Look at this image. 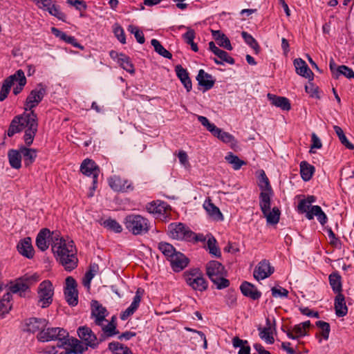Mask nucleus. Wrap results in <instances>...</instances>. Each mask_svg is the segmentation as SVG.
<instances>
[{
	"label": "nucleus",
	"instance_id": "obj_47",
	"mask_svg": "<svg viewBox=\"0 0 354 354\" xmlns=\"http://www.w3.org/2000/svg\"><path fill=\"white\" fill-rule=\"evenodd\" d=\"M333 128H334V130H335L337 136H338L341 143L343 145H344L347 149H353L354 145L348 140V139L346 138V136L344 135V131L342 129V128L339 127V126H336V125L334 126Z\"/></svg>",
	"mask_w": 354,
	"mask_h": 354
},
{
	"label": "nucleus",
	"instance_id": "obj_29",
	"mask_svg": "<svg viewBox=\"0 0 354 354\" xmlns=\"http://www.w3.org/2000/svg\"><path fill=\"white\" fill-rule=\"evenodd\" d=\"M268 98L271 102L272 105L277 107H279L283 111H289L291 108L288 99L285 97L277 96L268 93Z\"/></svg>",
	"mask_w": 354,
	"mask_h": 354
},
{
	"label": "nucleus",
	"instance_id": "obj_24",
	"mask_svg": "<svg viewBox=\"0 0 354 354\" xmlns=\"http://www.w3.org/2000/svg\"><path fill=\"white\" fill-rule=\"evenodd\" d=\"M242 294L253 300L259 299L261 296V292L259 291L257 287L248 281H244L240 286Z\"/></svg>",
	"mask_w": 354,
	"mask_h": 354
},
{
	"label": "nucleus",
	"instance_id": "obj_34",
	"mask_svg": "<svg viewBox=\"0 0 354 354\" xmlns=\"http://www.w3.org/2000/svg\"><path fill=\"white\" fill-rule=\"evenodd\" d=\"M315 170L314 166L310 165L306 161H301L300 162V174L304 181H308L312 178Z\"/></svg>",
	"mask_w": 354,
	"mask_h": 354
},
{
	"label": "nucleus",
	"instance_id": "obj_2",
	"mask_svg": "<svg viewBox=\"0 0 354 354\" xmlns=\"http://www.w3.org/2000/svg\"><path fill=\"white\" fill-rule=\"evenodd\" d=\"M38 129L37 115L34 111H26L14 118L8 130V136L12 137L15 133L24 131V140L27 146H30Z\"/></svg>",
	"mask_w": 354,
	"mask_h": 354
},
{
	"label": "nucleus",
	"instance_id": "obj_41",
	"mask_svg": "<svg viewBox=\"0 0 354 354\" xmlns=\"http://www.w3.org/2000/svg\"><path fill=\"white\" fill-rule=\"evenodd\" d=\"M11 295L9 293L4 295L0 300V316L3 318L6 314H8L11 310L10 304Z\"/></svg>",
	"mask_w": 354,
	"mask_h": 354
},
{
	"label": "nucleus",
	"instance_id": "obj_10",
	"mask_svg": "<svg viewBox=\"0 0 354 354\" xmlns=\"http://www.w3.org/2000/svg\"><path fill=\"white\" fill-rule=\"evenodd\" d=\"M168 230L171 237L175 239L189 241L194 238V233L181 223H171L168 226Z\"/></svg>",
	"mask_w": 354,
	"mask_h": 354
},
{
	"label": "nucleus",
	"instance_id": "obj_58",
	"mask_svg": "<svg viewBox=\"0 0 354 354\" xmlns=\"http://www.w3.org/2000/svg\"><path fill=\"white\" fill-rule=\"evenodd\" d=\"M113 31L117 39L122 43H126V37L124 29L118 24H115L113 26Z\"/></svg>",
	"mask_w": 354,
	"mask_h": 354
},
{
	"label": "nucleus",
	"instance_id": "obj_9",
	"mask_svg": "<svg viewBox=\"0 0 354 354\" xmlns=\"http://www.w3.org/2000/svg\"><path fill=\"white\" fill-rule=\"evenodd\" d=\"M46 93V86L40 83L32 89L28 95L24 104V109L26 111H33L39 102L43 100Z\"/></svg>",
	"mask_w": 354,
	"mask_h": 354
},
{
	"label": "nucleus",
	"instance_id": "obj_54",
	"mask_svg": "<svg viewBox=\"0 0 354 354\" xmlns=\"http://www.w3.org/2000/svg\"><path fill=\"white\" fill-rule=\"evenodd\" d=\"M103 225L107 229L113 231L116 233H120L122 231L121 225L114 219H106L103 222Z\"/></svg>",
	"mask_w": 354,
	"mask_h": 354
},
{
	"label": "nucleus",
	"instance_id": "obj_52",
	"mask_svg": "<svg viewBox=\"0 0 354 354\" xmlns=\"http://www.w3.org/2000/svg\"><path fill=\"white\" fill-rule=\"evenodd\" d=\"M127 30L134 35L135 38L136 39V41L139 44H142L145 43V39L144 34L142 31L139 29L138 27L133 25H129L127 28Z\"/></svg>",
	"mask_w": 354,
	"mask_h": 354
},
{
	"label": "nucleus",
	"instance_id": "obj_22",
	"mask_svg": "<svg viewBox=\"0 0 354 354\" xmlns=\"http://www.w3.org/2000/svg\"><path fill=\"white\" fill-rule=\"evenodd\" d=\"M146 209L149 213L156 216H164L167 212V205L162 201H153L146 205Z\"/></svg>",
	"mask_w": 354,
	"mask_h": 354
},
{
	"label": "nucleus",
	"instance_id": "obj_32",
	"mask_svg": "<svg viewBox=\"0 0 354 354\" xmlns=\"http://www.w3.org/2000/svg\"><path fill=\"white\" fill-rule=\"evenodd\" d=\"M335 309L337 317H344L347 314L348 308L346 305L345 297L342 294H337L335 299Z\"/></svg>",
	"mask_w": 354,
	"mask_h": 354
},
{
	"label": "nucleus",
	"instance_id": "obj_59",
	"mask_svg": "<svg viewBox=\"0 0 354 354\" xmlns=\"http://www.w3.org/2000/svg\"><path fill=\"white\" fill-rule=\"evenodd\" d=\"M198 121L201 123V124L203 126H204L205 127H206V129L212 133V134L213 135V133L215 132V131L216 130V129L218 128L216 126H215L214 124L212 123H210L209 120L205 117V116H202V115H198Z\"/></svg>",
	"mask_w": 354,
	"mask_h": 354
},
{
	"label": "nucleus",
	"instance_id": "obj_14",
	"mask_svg": "<svg viewBox=\"0 0 354 354\" xmlns=\"http://www.w3.org/2000/svg\"><path fill=\"white\" fill-rule=\"evenodd\" d=\"M76 288L75 280L72 277H68L66 279L64 295L68 304L72 306H75L78 303V294Z\"/></svg>",
	"mask_w": 354,
	"mask_h": 354
},
{
	"label": "nucleus",
	"instance_id": "obj_46",
	"mask_svg": "<svg viewBox=\"0 0 354 354\" xmlns=\"http://www.w3.org/2000/svg\"><path fill=\"white\" fill-rule=\"evenodd\" d=\"M151 45L153 46L154 50L156 53H158L160 55L171 59L172 57V55L171 53H169L167 50H166L160 43L159 41H158L156 39H153L151 41Z\"/></svg>",
	"mask_w": 354,
	"mask_h": 354
},
{
	"label": "nucleus",
	"instance_id": "obj_44",
	"mask_svg": "<svg viewBox=\"0 0 354 354\" xmlns=\"http://www.w3.org/2000/svg\"><path fill=\"white\" fill-rule=\"evenodd\" d=\"M330 285L334 292L339 294L342 291L341 276L337 273H332L329 275Z\"/></svg>",
	"mask_w": 354,
	"mask_h": 354
},
{
	"label": "nucleus",
	"instance_id": "obj_49",
	"mask_svg": "<svg viewBox=\"0 0 354 354\" xmlns=\"http://www.w3.org/2000/svg\"><path fill=\"white\" fill-rule=\"evenodd\" d=\"M213 136L225 143H230L234 140V138L230 133L223 131L221 129L217 128Z\"/></svg>",
	"mask_w": 354,
	"mask_h": 354
},
{
	"label": "nucleus",
	"instance_id": "obj_4",
	"mask_svg": "<svg viewBox=\"0 0 354 354\" xmlns=\"http://www.w3.org/2000/svg\"><path fill=\"white\" fill-rule=\"evenodd\" d=\"M26 84L24 72L21 69L17 71L4 80L0 91V101L3 102L8 97L12 86H14L13 93L17 95L23 90Z\"/></svg>",
	"mask_w": 354,
	"mask_h": 354
},
{
	"label": "nucleus",
	"instance_id": "obj_23",
	"mask_svg": "<svg viewBox=\"0 0 354 354\" xmlns=\"http://www.w3.org/2000/svg\"><path fill=\"white\" fill-rule=\"evenodd\" d=\"M47 321L45 319L31 317L26 321L27 330L35 333L43 330L47 326Z\"/></svg>",
	"mask_w": 354,
	"mask_h": 354
},
{
	"label": "nucleus",
	"instance_id": "obj_21",
	"mask_svg": "<svg viewBox=\"0 0 354 354\" xmlns=\"http://www.w3.org/2000/svg\"><path fill=\"white\" fill-rule=\"evenodd\" d=\"M17 248L19 254L28 259H32L34 256V249L30 237H26L21 240L18 243Z\"/></svg>",
	"mask_w": 354,
	"mask_h": 354
},
{
	"label": "nucleus",
	"instance_id": "obj_25",
	"mask_svg": "<svg viewBox=\"0 0 354 354\" xmlns=\"http://www.w3.org/2000/svg\"><path fill=\"white\" fill-rule=\"evenodd\" d=\"M196 80L198 82V84L204 87V91L212 88L215 83L213 77L203 69L198 71Z\"/></svg>",
	"mask_w": 354,
	"mask_h": 354
},
{
	"label": "nucleus",
	"instance_id": "obj_3",
	"mask_svg": "<svg viewBox=\"0 0 354 354\" xmlns=\"http://www.w3.org/2000/svg\"><path fill=\"white\" fill-rule=\"evenodd\" d=\"M125 228L135 236L147 234L151 229V223L146 217L136 214H131L124 218Z\"/></svg>",
	"mask_w": 354,
	"mask_h": 354
},
{
	"label": "nucleus",
	"instance_id": "obj_48",
	"mask_svg": "<svg viewBox=\"0 0 354 354\" xmlns=\"http://www.w3.org/2000/svg\"><path fill=\"white\" fill-rule=\"evenodd\" d=\"M102 329L104 334L108 337H112L119 333V331L116 329V324L114 322V317L112 318V321L104 325L102 323Z\"/></svg>",
	"mask_w": 354,
	"mask_h": 354
},
{
	"label": "nucleus",
	"instance_id": "obj_51",
	"mask_svg": "<svg viewBox=\"0 0 354 354\" xmlns=\"http://www.w3.org/2000/svg\"><path fill=\"white\" fill-rule=\"evenodd\" d=\"M207 248L210 254L214 255L216 257H220L221 255L219 248L216 245V239L210 236L207 240Z\"/></svg>",
	"mask_w": 354,
	"mask_h": 354
},
{
	"label": "nucleus",
	"instance_id": "obj_50",
	"mask_svg": "<svg viewBox=\"0 0 354 354\" xmlns=\"http://www.w3.org/2000/svg\"><path fill=\"white\" fill-rule=\"evenodd\" d=\"M10 289L13 293H19L21 296L29 288L20 277L16 281L15 283L11 286Z\"/></svg>",
	"mask_w": 354,
	"mask_h": 354
},
{
	"label": "nucleus",
	"instance_id": "obj_39",
	"mask_svg": "<svg viewBox=\"0 0 354 354\" xmlns=\"http://www.w3.org/2000/svg\"><path fill=\"white\" fill-rule=\"evenodd\" d=\"M232 345L234 348L240 347L238 354H250V347L248 345L247 340L241 339L238 337H234L232 339Z\"/></svg>",
	"mask_w": 354,
	"mask_h": 354
},
{
	"label": "nucleus",
	"instance_id": "obj_31",
	"mask_svg": "<svg viewBox=\"0 0 354 354\" xmlns=\"http://www.w3.org/2000/svg\"><path fill=\"white\" fill-rule=\"evenodd\" d=\"M306 216L308 220H312L314 216H317L318 221L322 225H324L327 222V216L319 205L311 206L310 212H307Z\"/></svg>",
	"mask_w": 354,
	"mask_h": 354
},
{
	"label": "nucleus",
	"instance_id": "obj_6",
	"mask_svg": "<svg viewBox=\"0 0 354 354\" xmlns=\"http://www.w3.org/2000/svg\"><path fill=\"white\" fill-rule=\"evenodd\" d=\"M54 286L50 280L41 282L37 289V304L41 308H48L53 301Z\"/></svg>",
	"mask_w": 354,
	"mask_h": 354
},
{
	"label": "nucleus",
	"instance_id": "obj_5",
	"mask_svg": "<svg viewBox=\"0 0 354 354\" xmlns=\"http://www.w3.org/2000/svg\"><path fill=\"white\" fill-rule=\"evenodd\" d=\"M207 274L210 280L214 283L218 289L226 288L230 282L223 277L224 267L217 261H211L206 265Z\"/></svg>",
	"mask_w": 354,
	"mask_h": 354
},
{
	"label": "nucleus",
	"instance_id": "obj_12",
	"mask_svg": "<svg viewBox=\"0 0 354 354\" xmlns=\"http://www.w3.org/2000/svg\"><path fill=\"white\" fill-rule=\"evenodd\" d=\"M59 347H63L65 349L64 354H81L87 348L80 340L76 338H69L68 335L64 338L59 344Z\"/></svg>",
	"mask_w": 354,
	"mask_h": 354
},
{
	"label": "nucleus",
	"instance_id": "obj_16",
	"mask_svg": "<svg viewBox=\"0 0 354 354\" xmlns=\"http://www.w3.org/2000/svg\"><path fill=\"white\" fill-rule=\"evenodd\" d=\"M109 185L115 192H127L132 190L131 183L127 179L122 178L118 176H113L109 178Z\"/></svg>",
	"mask_w": 354,
	"mask_h": 354
},
{
	"label": "nucleus",
	"instance_id": "obj_53",
	"mask_svg": "<svg viewBox=\"0 0 354 354\" xmlns=\"http://www.w3.org/2000/svg\"><path fill=\"white\" fill-rule=\"evenodd\" d=\"M340 75L349 79L354 78L353 71L344 65L339 66L336 68L335 78L337 79Z\"/></svg>",
	"mask_w": 354,
	"mask_h": 354
},
{
	"label": "nucleus",
	"instance_id": "obj_7",
	"mask_svg": "<svg viewBox=\"0 0 354 354\" xmlns=\"http://www.w3.org/2000/svg\"><path fill=\"white\" fill-rule=\"evenodd\" d=\"M184 279L192 289L203 292L207 288V283L198 268H193L184 272Z\"/></svg>",
	"mask_w": 354,
	"mask_h": 354
},
{
	"label": "nucleus",
	"instance_id": "obj_27",
	"mask_svg": "<svg viewBox=\"0 0 354 354\" xmlns=\"http://www.w3.org/2000/svg\"><path fill=\"white\" fill-rule=\"evenodd\" d=\"M258 330L259 331V337L261 339L265 341L267 344H272L274 343V329L271 326L270 321L269 319H266V326L264 328L259 327Z\"/></svg>",
	"mask_w": 354,
	"mask_h": 354
},
{
	"label": "nucleus",
	"instance_id": "obj_37",
	"mask_svg": "<svg viewBox=\"0 0 354 354\" xmlns=\"http://www.w3.org/2000/svg\"><path fill=\"white\" fill-rule=\"evenodd\" d=\"M8 157L10 166L16 169L21 167V154L19 151L11 149L8 153Z\"/></svg>",
	"mask_w": 354,
	"mask_h": 354
},
{
	"label": "nucleus",
	"instance_id": "obj_33",
	"mask_svg": "<svg viewBox=\"0 0 354 354\" xmlns=\"http://www.w3.org/2000/svg\"><path fill=\"white\" fill-rule=\"evenodd\" d=\"M203 207L214 219L217 221L223 220V216L222 213L220 209L212 203L211 200H206L203 203Z\"/></svg>",
	"mask_w": 354,
	"mask_h": 354
},
{
	"label": "nucleus",
	"instance_id": "obj_1",
	"mask_svg": "<svg viewBox=\"0 0 354 354\" xmlns=\"http://www.w3.org/2000/svg\"><path fill=\"white\" fill-rule=\"evenodd\" d=\"M52 251L60 264L66 270L71 271L77 266L78 259L74 243L70 239H64L59 232H52Z\"/></svg>",
	"mask_w": 354,
	"mask_h": 354
},
{
	"label": "nucleus",
	"instance_id": "obj_42",
	"mask_svg": "<svg viewBox=\"0 0 354 354\" xmlns=\"http://www.w3.org/2000/svg\"><path fill=\"white\" fill-rule=\"evenodd\" d=\"M109 348L114 354H133L128 347L118 342H111Z\"/></svg>",
	"mask_w": 354,
	"mask_h": 354
},
{
	"label": "nucleus",
	"instance_id": "obj_57",
	"mask_svg": "<svg viewBox=\"0 0 354 354\" xmlns=\"http://www.w3.org/2000/svg\"><path fill=\"white\" fill-rule=\"evenodd\" d=\"M22 281L28 285V288L36 283L39 280V275L37 273L26 274L21 277Z\"/></svg>",
	"mask_w": 354,
	"mask_h": 354
},
{
	"label": "nucleus",
	"instance_id": "obj_8",
	"mask_svg": "<svg viewBox=\"0 0 354 354\" xmlns=\"http://www.w3.org/2000/svg\"><path fill=\"white\" fill-rule=\"evenodd\" d=\"M68 337V332L62 328H44L37 336L39 341L45 342L53 340H57V346L61 344L64 337Z\"/></svg>",
	"mask_w": 354,
	"mask_h": 354
},
{
	"label": "nucleus",
	"instance_id": "obj_40",
	"mask_svg": "<svg viewBox=\"0 0 354 354\" xmlns=\"http://www.w3.org/2000/svg\"><path fill=\"white\" fill-rule=\"evenodd\" d=\"M118 62L123 69L129 73L133 74L135 73L133 65L128 56L124 54H120Z\"/></svg>",
	"mask_w": 354,
	"mask_h": 354
},
{
	"label": "nucleus",
	"instance_id": "obj_36",
	"mask_svg": "<svg viewBox=\"0 0 354 354\" xmlns=\"http://www.w3.org/2000/svg\"><path fill=\"white\" fill-rule=\"evenodd\" d=\"M41 9L45 11H48V13L57 19L64 21L65 15L63 12L59 10V8L58 6H56L53 3V1L50 0V3H46L44 6H41Z\"/></svg>",
	"mask_w": 354,
	"mask_h": 354
},
{
	"label": "nucleus",
	"instance_id": "obj_55",
	"mask_svg": "<svg viewBox=\"0 0 354 354\" xmlns=\"http://www.w3.org/2000/svg\"><path fill=\"white\" fill-rule=\"evenodd\" d=\"M316 326L320 329V333L323 338L327 340L330 331L329 324L324 321H317Z\"/></svg>",
	"mask_w": 354,
	"mask_h": 354
},
{
	"label": "nucleus",
	"instance_id": "obj_15",
	"mask_svg": "<svg viewBox=\"0 0 354 354\" xmlns=\"http://www.w3.org/2000/svg\"><path fill=\"white\" fill-rule=\"evenodd\" d=\"M274 272V268L270 265L268 260H261L255 267L253 276L257 281L263 280L269 277Z\"/></svg>",
	"mask_w": 354,
	"mask_h": 354
},
{
	"label": "nucleus",
	"instance_id": "obj_11",
	"mask_svg": "<svg viewBox=\"0 0 354 354\" xmlns=\"http://www.w3.org/2000/svg\"><path fill=\"white\" fill-rule=\"evenodd\" d=\"M259 186L261 190L259 196V201H261L263 206L266 207V205H268L269 199H271L272 196L273 192L269 179L263 171H261L260 175Z\"/></svg>",
	"mask_w": 354,
	"mask_h": 354
},
{
	"label": "nucleus",
	"instance_id": "obj_60",
	"mask_svg": "<svg viewBox=\"0 0 354 354\" xmlns=\"http://www.w3.org/2000/svg\"><path fill=\"white\" fill-rule=\"evenodd\" d=\"M198 121L201 123V124L203 126H204L205 127H206V129L212 133V134L213 135V133L215 132V131L216 130V129L218 128L216 126H215L214 124L212 123H210L209 120L205 117V116H202V115H198Z\"/></svg>",
	"mask_w": 354,
	"mask_h": 354
},
{
	"label": "nucleus",
	"instance_id": "obj_61",
	"mask_svg": "<svg viewBox=\"0 0 354 354\" xmlns=\"http://www.w3.org/2000/svg\"><path fill=\"white\" fill-rule=\"evenodd\" d=\"M272 295L274 297H287L288 295V291L281 286L273 287L271 289Z\"/></svg>",
	"mask_w": 354,
	"mask_h": 354
},
{
	"label": "nucleus",
	"instance_id": "obj_43",
	"mask_svg": "<svg viewBox=\"0 0 354 354\" xmlns=\"http://www.w3.org/2000/svg\"><path fill=\"white\" fill-rule=\"evenodd\" d=\"M225 159L229 164L232 165L233 169L235 170H238L243 165H246V162L241 160L237 156L234 155L232 152L228 153Z\"/></svg>",
	"mask_w": 354,
	"mask_h": 354
},
{
	"label": "nucleus",
	"instance_id": "obj_35",
	"mask_svg": "<svg viewBox=\"0 0 354 354\" xmlns=\"http://www.w3.org/2000/svg\"><path fill=\"white\" fill-rule=\"evenodd\" d=\"M41 9L45 11H48V13L57 19L64 21L65 15L63 12L59 10V8L58 6H56L53 3V1L50 0V3H46L44 6H41Z\"/></svg>",
	"mask_w": 354,
	"mask_h": 354
},
{
	"label": "nucleus",
	"instance_id": "obj_26",
	"mask_svg": "<svg viewBox=\"0 0 354 354\" xmlns=\"http://www.w3.org/2000/svg\"><path fill=\"white\" fill-rule=\"evenodd\" d=\"M52 233L47 228H44L39 231L36 238V245L41 251H45L48 248L49 243L48 239Z\"/></svg>",
	"mask_w": 354,
	"mask_h": 354
},
{
	"label": "nucleus",
	"instance_id": "obj_62",
	"mask_svg": "<svg viewBox=\"0 0 354 354\" xmlns=\"http://www.w3.org/2000/svg\"><path fill=\"white\" fill-rule=\"evenodd\" d=\"M140 301H141V296L140 295L139 290H138L136 292V295L133 297V301L131 302V305L128 307V308L129 309L130 312L132 314H133L136 312V310L138 309V308L140 305Z\"/></svg>",
	"mask_w": 354,
	"mask_h": 354
},
{
	"label": "nucleus",
	"instance_id": "obj_28",
	"mask_svg": "<svg viewBox=\"0 0 354 354\" xmlns=\"http://www.w3.org/2000/svg\"><path fill=\"white\" fill-rule=\"evenodd\" d=\"M294 66L298 75L308 79L313 77V72L302 59H295L294 60Z\"/></svg>",
	"mask_w": 354,
	"mask_h": 354
},
{
	"label": "nucleus",
	"instance_id": "obj_64",
	"mask_svg": "<svg viewBox=\"0 0 354 354\" xmlns=\"http://www.w3.org/2000/svg\"><path fill=\"white\" fill-rule=\"evenodd\" d=\"M216 55L218 57V58H219L223 62H225L230 64H234V58L230 57L227 52H225L221 49L218 51V53L217 54H216Z\"/></svg>",
	"mask_w": 354,
	"mask_h": 354
},
{
	"label": "nucleus",
	"instance_id": "obj_13",
	"mask_svg": "<svg viewBox=\"0 0 354 354\" xmlns=\"http://www.w3.org/2000/svg\"><path fill=\"white\" fill-rule=\"evenodd\" d=\"M81 172L87 176H91L93 178V189L96 188L97 183V178L100 174V168L96 163L91 159H85L80 166Z\"/></svg>",
	"mask_w": 354,
	"mask_h": 354
},
{
	"label": "nucleus",
	"instance_id": "obj_20",
	"mask_svg": "<svg viewBox=\"0 0 354 354\" xmlns=\"http://www.w3.org/2000/svg\"><path fill=\"white\" fill-rule=\"evenodd\" d=\"M169 261L175 272L183 270L189 263V259L180 252H177Z\"/></svg>",
	"mask_w": 354,
	"mask_h": 354
},
{
	"label": "nucleus",
	"instance_id": "obj_17",
	"mask_svg": "<svg viewBox=\"0 0 354 354\" xmlns=\"http://www.w3.org/2000/svg\"><path fill=\"white\" fill-rule=\"evenodd\" d=\"M79 337L85 342L86 346L95 348L98 342L96 335L91 329L87 326H81L77 330Z\"/></svg>",
	"mask_w": 354,
	"mask_h": 354
},
{
	"label": "nucleus",
	"instance_id": "obj_30",
	"mask_svg": "<svg viewBox=\"0 0 354 354\" xmlns=\"http://www.w3.org/2000/svg\"><path fill=\"white\" fill-rule=\"evenodd\" d=\"M175 71L178 77L180 80L187 91H190L192 88V81L186 69L181 65H177Z\"/></svg>",
	"mask_w": 354,
	"mask_h": 354
},
{
	"label": "nucleus",
	"instance_id": "obj_18",
	"mask_svg": "<svg viewBox=\"0 0 354 354\" xmlns=\"http://www.w3.org/2000/svg\"><path fill=\"white\" fill-rule=\"evenodd\" d=\"M91 306V315L94 318L95 324L98 326H102V323L106 321L105 317L107 315L106 309L97 301H93Z\"/></svg>",
	"mask_w": 354,
	"mask_h": 354
},
{
	"label": "nucleus",
	"instance_id": "obj_19",
	"mask_svg": "<svg viewBox=\"0 0 354 354\" xmlns=\"http://www.w3.org/2000/svg\"><path fill=\"white\" fill-rule=\"evenodd\" d=\"M270 203L271 199H269L268 205L264 207L261 201H259L260 208L268 223L277 224L279 221L280 211L277 207H273L272 211H270Z\"/></svg>",
	"mask_w": 354,
	"mask_h": 354
},
{
	"label": "nucleus",
	"instance_id": "obj_45",
	"mask_svg": "<svg viewBox=\"0 0 354 354\" xmlns=\"http://www.w3.org/2000/svg\"><path fill=\"white\" fill-rule=\"evenodd\" d=\"M158 249L168 260H169L177 252L172 245L166 242L159 243Z\"/></svg>",
	"mask_w": 354,
	"mask_h": 354
},
{
	"label": "nucleus",
	"instance_id": "obj_63",
	"mask_svg": "<svg viewBox=\"0 0 354 354\" xmlns=\"http://www.w3.org/2000/svg\"><path fill=\"white\" fill-rule=\"evenodd\" d=\"M140 301H141V296L140 295L139 290H138L136 292V295L133 297V301L131 302V305L128 307V308L129 309L130 312L132 314H133L136 312V310L138 309V308L140 305Z\"/></svg>",
	"mask_w": 354,
	"mask_h": 354
},
{
	"label": "nucleus",
	"instance_id": "obj_38",
	"mask_svg": "<svg viewBox=\"0 0 354 354\" xmlns=\"http://www.w3.org/2000/svg\"><path fill=\"white\" fill-rule=\"evenodd\" d=\"M20 152L21 157H24V162L26 165L32 164L37 156V151L33 149L24 147L20 148Z\"/></svg>",
	"mask_w": 354,
	"mask_h": 354
},
{
	"label": "nucleus",
	"instance_id": "obj_56",
	"mask_svg": "<svg viewBox=\"0 0 354 354\" xmlns=\"http://www.w3.org/2000/svg\"><path fill=\"white\" fill-rule=\"evenodd\" d=\"M241 35L243 38L244 39V41L252 48H253L256 53L259 52V46L256 41V39L250 34L248 32L243 31L241 33Z\"/></svg>",
	"mask_w": 354,
	"mask_h": 354
}]
</instances>
